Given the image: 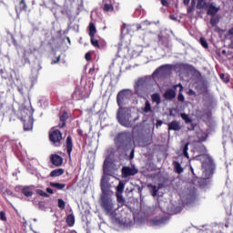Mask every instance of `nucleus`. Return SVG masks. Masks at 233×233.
Listing matches in <instances>:
<instances>
[{
  "label": "nucleus",
  "instance_id": "obj_14",
  "mask_svg": "<svg viewBox=\"0 0 233 233\" xmlns=\"http://www.w3.org/2000/svg\"><path fill=\"white\" fill-rule=\"evenodd\" d=\"M163 96L167 100H172L176 98V90L174 89H167L164 93Z\"/></svg>",
  "mask_w": 233,
  "mask_h": 233
},
{
  "label": "nucleus",
  "instance_id": "obj_46",
  "mask_svg": "<svg viewBox=\"0 0 233 233\" xmlns=\"http://www.w3.org/2000/svg\"><path fill=\"white\" fill-rule=\"evenodd\" d=\"M46 192L47 194H54V189H52L51 187H46Z\"/></svg>",
  "mask_w": 233,
  "mask_h": 233
},
{
  "label": "nucleus",
  "instance_id": "obj_49",
  "mask_svg": "<svg viewBox=\"0 0 233 233\" xmlns=\"http://www.w3.org/2000/svg\"><path fill=\"white\" fill-rule=\"evenodd\" d=\"M201 157H208V155H198V156H197V159H201Z\"/></svg>",
  "mask_w": 233,
  "mask_h": 233
},
{
  "label": "nucleus",
  "instance_id": "obj_18",
  "mask_svg": "<svg viewBox=\"0 0 233 233\" xmlns=\"http://www.w3.org/2000/svg\"><path fill=\"white\" fill-rule=\"evenodd\" d=\"M66 223L67 227H74V225H76V217L74 216V214H69L66 216Z\"/></svg>",
  "mask_w": 233,
  "mask_h": 233
},
{
  "label": "nucleus",
  "instance_id": "obj_52",
  "mask_svg": "<svg viewBox=\"0 0 233 233\" xmlns=\"http://www.w3.org/2000/svg\"><path fill=\"white\" fill-rule=\"evenodd\" d=\"M143 25H146V26H148V25H151V23L148 22L147 20H146V21L143 22Z\"/></svg>",
  "mask_w": 233,
  "mask_h": 233
},
{
  "label": "nucleus",
  "instance_id": "obj_6",
  "mask_svg": "<svg viewBox=\"0 0 233 233\" xmlns=\"http://www.w3.org/2000/svg\"><path fill=\"white\" fill-rule=\"evenodd\" d=\"M137 172H139V170L136 167H123L122 177H124V179H127V177H130V176H136Z\"/></svg>",
  "mask_w": 233,
  "mask_h": 233
},
{
  "label": "nucleus",
  "instance_id": "obj_50",
  "mask_svg": "<svg viewBox=\"0 0 233 233\" xmlns=\"http://www.w3.org/2000/svg\"><path fill=\"white\" fill-rule=\"evenodd\" d=\"M183 3L185 6H188V5H190V0H183Z\"/></svg>",
  "mask_w": 233,
  "mask_h": 233
},
{
  "label": "nucleus",
  "instance_id": "obj_64",
  "mask_svg": "<svg viewBox=\"0 0 233 233\" xmlns=\"http://www.w3.org/2000/svg\"><path fill=\"white\" fill-rule=\"evenodd\" d=\"M67 40L70 42V38H67Z\"/></svg>",
  "mask_w": 233,
  "mask_h": 233
},
{
  "label": "nucleus",
  "instance_id": "obj_60",
  "mask_svg": "<svg viewBox=\"0 0 233 233\" xmlns=\"http://www.w3.org/2000/svg\"><path fill=\"white\" fill-rule=\"evenodd\" d=\"M70 233H77V231H76V230H72Z\"/></svg>",
  "mask_w": 233,
  "mask_h": 233
},
{
  "label": "nucleus",
  "instance_id": "obj_25",
  "mask_svg": "<svg viewBox=\"0 0 233 233\" xmlns=\"http://www.w3.org/2000/svg\"><path fill=\"white\" fill-rule=\"evenodd\" d=\"M116 190V194H123V192H125V182L119 181Z\"/></svg>",
  "mask_w": 233,
  "mask_h": 233
},
{
  "label": "nucleus",
  "instance_id": "obj_24",
  "mask_svg": "<svg viewBox=\"0 0 233 233\" xmlns=\"http://www.w3.org/2000/svg\"><path fill=\"white\" fill-rule=\"evenodd\" d=\"M151 101H152V103L160 105L161 104V95H159V93H155V94L151 95Z\"/></svg>",
  "mask_w": 233,
  "mask_h": 233
},
{
  "label": "nucleus",
  "instance_id": "obj_23",
  "mask_svg": "<svg viewBox=\"0 0 233 233\" xmlns=\"http://www.w3.org/2000/svg\"><path fill=\"white\" fill-rule=\"evenodd\" d=\"M116 196L118 206L120 205V207H125L126 200L123 197V193H116Z\"/></svg>",
  "mask_w": 233,
  "mask_h": 233
},
{
  "label": "nucleus",
  "instance_id": "obj_13",
  "mask_svg": "<svg viewBox=\"0 0 233 233\" xmlns=\"http://www.w3.org/2000/svg\"><path fill=\"white\" fill-rule=\"evenodd\" d=\"M59 119L58 128H65L66 127V119H68V113L66 111L63 112Z\"/></svg>",
  "mask_w": 233,
  "mask_h": 233
},
{
  "label": "nucleus",
  "instance_id": "obj_4",
  "mask_svg": "<svg viewBox=\"0 0 233 233\" xmlns=\"http://www.w3.org/2000/svg\"><path fill=\"white\" fill-rule=\"evenodd\" d=\"M208 6V3H207V0H191V5L187 7V14H192L195 8L198 10H205Z\"/></svg>",
  "mask_w": 233,
  "mask_h": 233
},
{
  "label": "nucleus",
  "instance_id": "obj_42",
  "mask_svg": "<svg viewBox=\"0 0 233 233\" xmlns=\"http://www.w3.org/2000/svg\"><path fill=\"white\" fill-rule=\"evenodd\" d=\"M106 168H108V164L106 163V161L104 162V165H103V171L105 173H106Z\"/></svg>",
  "mask_w": 233,
  "mask_h": 233
},
{
  "label": "nucleus",
  "instance_id": "obj_51",
  "mask_svg": "<svg viewBox=\"0 0 233 233\" xmlns=\"http://www.w3.org/2000/svg\"><path fill=\"white\" fill-rule=\"evenodd\" d=\"M228 35H232V36H233V27L230 28V29L228 31Z\"/></svg>",
  "mask_w": 233,
  "mask_h": 233
},
{
  "label": "nucleus",
  "instance_id": "obj_15",
  "mask_svg": "<svg viewBox=\"0 0 233 233\" xmlns=\"http://www.w3.org/2000/svg\"><path fill=\"white\" fill-rule=\"evenodd\" d=\"M96 34H97L96 24H94L93 22H90L88 25V35L89 37H96Z\"/></svg>",
  "mask_w": 233,
  "mask_h": 233
},
{
  "label": "nucleus",
  "instance_id": "obj_30",
  "mask_svg": "<svg viewBox=\"0 0 233 233\" xmlns=\"http://www.w3.org/2000/svg\"><path fill=\"white\" fill-rule=\"evenodd\" d=\"M171 68H172V65L166 64V65L160 66L155 72H159L161 70H170Z\"/></svg>",
  "mask_w": 233,
  "mask_h": 233
},
{
  "label": "nucleus",
  "instance_id": "obj_54",
  "mask_svg": "<svg viewBox=\"0 0 233 233\" xmlns=\"http://www.w3.org/2000/svg\"><path fill=\"white\" fill-rule=\"evenodd\" d=\"M139 30H141V25H137V31L139 32Z\"/></svg>",
  "mask_w": 233,
  "mask_h": 233
},
{
  "label": "nucleus",
  "instance_id": "obj_22",
  "mask_svg": "<svg viewBox=\"0 0 233 233\" xmlns=\"http://www.w3.org/2000/svg\"><path fill=\"white\" fill-rule=\"evenodd\" d=\"M49 186L52 187V188H56V190H63L66 187V184H61L57 182H50Z\"/></svg>",
  "mask_w": 233,
  "mask_h": 233
},
{
  "label": "nucleus",
  "instance_id": "obj_37",
  "mask_svg": "<svg viewBox=\"0 0 233 233\" xmlns=\"http://www.w3.org/2000/svg\"><path fill=\"white\" fill-rule=\"evenodd\" d=\"M220 79H223L224 83H229L230 79L228 76H225V74H220Z\"/></svg>",
  "mask_w": 233,
  "mask_h": 233
},
{
  "label": "nucleus",
  "instance_id": "obj_40",
  "mask_svg": "<svg viewBox=\"0 0 233 233\" xmlns=\"http://www.w3.org/2000/svg\"><path fill=\"white\" fill-rule=\"evenodd\" d=\"M85 59H86V61H92V53L87 52V53L85 55Z\"/></svg>",
  "mask_w": 233,
  "mask_h": 233
},
{
  "label": "nucleus",
  "instance_id": "obj_34",
  "mask_svg": "<svg viewBox=\"0 0 233 233\" xmlns=\"http://www.w3.org/2000/svg\"><path fill=\"white\" fill-rule=\"evenodd\" d=\"M152 188V196L153 198H156L157 196V187L156 186L148 185Z\"/></svg>",
  "mask_w": 233,
  "mask_h": 233
},
{
  "label": "nucleus",
  "instance_id": "obj_27",
  "mask_svg": "<svg viewBox=\"0 0 233 233\" xmlns=\"http://www.w3.org/2000/svg\"><path fill=\"white\" fill-rule=\"evenodd\" d=\"M90 42L92 46L95 48H101V46H99V41L96 39V36H90Z\"/></svg>",
  "mask_w": 233,
  "mask_h": 233
},
{
  "label": "nucleus",
  "instance_id": "obj_3",
  "mask_svg": "<svg viewBox=\"0 0 233 233\" xmlns=\"http://www.w3.org/2000/svg\"><path fill=\"white\" fill-rule=\"evenodd\" d=\"M20 120L24 125V130L29 131L34 128V112L28 108H24L20 111Z\"/></svg>",
  "mask_w": 233,
  "mask_h": 233
},
{
  "label": "nucleus",
  "instance_id": "obj_31",
  "mask_svg": "<svg viewBox=\"0 0 233 233\" xmlns=\"http://www.w3.org/2000/svg\"><path fill=\"white\" fill-rule=\"evenodd\" d=\"M36 194L38 196H42V198H50V195H48V193L45 192L43 189H37Z\"/></svg>",
  "mask_w": 233,
  "mask_h": 233
},
{
  "label": "nucleus",
  "instance_id": "obj_38",
  "mask_svg": "<svg viewBox=\"0 0 233 233\" xmlns=\"http://www.w3.org/2000/svg\"><path fill=\"white\" fill-rule=\"evenodd\" d=\"M177 101H180V103H183V101H185V96H183V93H181V91H179V94L177 96Z\"/></svg>",
  "mask_w": 233,
  "mask_h": 233
},
{
  "label": "nucleus",
  "instance_id": "obj_16",
  "mask_svg": "<svg viewBox=\"0 0 233 233\" xmlns=\"http://www.w3.org/2000/svg\"><path fill=\"white\" fill-rule=\"evenodd\" d=\"M208 8V15H216L219 12V7L214 6V5L210 4L209 5L207 6Z\"/></svg>",
  "mask_w": 233,
  "mask_h": 233
},
{
  "label": "nucleus",
  "instance_id": "obj_48",
  "mask_svg": "<svg viewBox=\"0 0 233 233\" xmlns=\"http://www.w3.org/2000/svg\"><path fill=\"white\" fill-rule=\"evenodd\" d=\"M178 86L180 87L179 92H183V85H181V84L176 85L175 88H177Z\"/></svg>",
  "mask_w": 233,
  "mask_h": 233
},
{
  "label": "nucleus",
  "instance_id": "obj_59",
  "mask_svg": "<svg viewBox=\"0 0 233 233\" xmlns=\"http://www.w3.org/2000/svg\"><path fill=\"white\" fill-rule=\"evenodd\" d=\"M94 70H95L94 68H90L89 72H94Z\"/></svg>",
  "mask_w": 233,
  "mask_h": 233
},
{
  "label": "nucleus",
  "instance_id": "obj_29",
  "mask_svg": "<svg viewBox=\"0 0 233 233\" xmlns=\"http://www.w3.org/2000/svg\"><path fill=\"white\" fill-rule=\"evenodd\" d=\"M188 145L189 143H186L183 147H182V152L184 157H187V159H188Z\"/></svg>",
  "mask_w": 233,
  "mask_h": 233
},
{
  "label": "nucleus",
  "instance_id": "obj_57",
  "mask_svg": "<svg viewBox=\"0 0 233 233\" xmlns=\"http://www.w3.org/2000/svg\"><path fill=\"white\" fill-rule=\"evenodd\" d=\"M134 157V151L131 152L130 157Z\"/></svg>",
  "mask_w": 233,
  "mask_h": 233
},
{
  "label": "nucleus",
  "instance_id": "obj_17",
  "mask_svg": "<svg viewBox=\"0 0 233 233\" xmlns=\"http://www.w3.org/2000/svg\"><path fill=\"white\" fill-rule=\"evenodd\" d=\"M21 192L25 198H32V196H34V191H32V187L29 186L24 187Z\"/></svg>",
  "mask_w": 233,
  "mask_h": 233
},
{
  "label": "nucleus",
  "instance_id": "obj_47",
  "mask_svg": "<svg viewBox=\"0 0 233 233\" xmlns=\"http://www.w3.org/2000/svg\"><path fill=\"white\" fill-rule=\"evenodd\" d=\"M139 130V127L138 126H135L134 127H133V134H136V132H137Z\"/></svg>",
  "mask_w": 233,
  "mask_h": 233
},
{
  "label": "nucleus",
  "instance_id": "obj_45",
  "mask_svg": "<svg viewBox=\"0 0 233 233\" xmlns=\"http://www.w3.org/2000/svg\"><path fill=\"white\" fill-rule=\"evenodd\" d=\"M162 125H163V121L162 120H157V124H156V127L157 128V127H161Z\"/></svg>",
  "mask_w": 233,
  "mask_h": 233
},
{
  "label": "nucleus",
  "instance_id": "obj_39",
  "mask_svg": "<svg viewBox=\"0 0 233 233\" xmlns=\"http://www.w3.org/2000/svg\"><path fill=\"white\" fill-rule=\"evenodd\" d=\"M0 219L1 221H6V213L5 211H0Z\"/></svg>",
  "mask_w": 233,
  "mask_h": 233
},
{
  "label": "nucleus",
  "instance_id": "obj_1",
  "mask_svg": "<svg viewBox=\"0 0 233 233\" xmlns=\"http://www.w3.org/2000/svg\"><path fill=\"white\" fill-rule=\"evenodd\" d=\"M100 207L102 210H104L106 216H109L111 219H116L117 216L116 210L114 207V199H112V196L110 195H104L100 198Z\"/></svg>",
  "mask_w": 233,
  "mask_h": 233
},
{
  "label": "nucleus",
  "instance_id": "obj_21",
  "mask_svg": "<svg viewBox=\"0 0 233 233\" xmlns=\"http://www.w3.org/2000/svg\"><path fill=\"white\" fill-rule=\"evenodd\" d=\"M173 167H174V172L176 174H183V167H181V164L178 161H173Z\"/></svg>",
  "mask_w": 233,
  "mask_h": 233
},
{
  "label": "nucleus",
  "instance_id": "obj_55",
  "mask_svg": "<svg viewBox=\"0 0 233 233\" xmlns=\"http://www.w3.org/2000/svg\"><path fill=\"white\" fill-rule=\"evenodd\" d=\"M139 119V116H136L134 119H133V122L136 123V121H137Z\"/></svg>",
  "mask_w": 233,
  "mask_h": 233
},
{
  "label": "nucleus",
  "instance_id": "obj_11",
  "mask_svg": "<svg viewBox=\"0 0 233 233\" xmlns=\"http://www.w3.org/2000/svg\"><path fill=\"white\" fill-rule=\"evenodd\" d=\"M125 99H127V91L122 90L118 92V94L116 95V103L119 108H122L121 106H123V103H125Z\"/></svg>",
  "mask_w": 233,
  "mask_h": 233
},
{
  "label": "nucleus",
  "instance_id": "obj_28",
  "mask_svg": "<svg viewBox=\"0 0 233 233\" xmlns=\"http://www.w3.org/2000/svg\"><path fill=\"white\" fill-rule=\"evenodd\" d=\"M102 8L104 12H114V5L112 4H105Z\"/></svg>",
  "mask_w": 233,
  "mask_h": 233
},
{
  "label": "nucleus",
  "instance_id": "obj_20",
  "mask_svg": "<svg viewBox=\"0 0 233 233\" xmlns=\"http://www.w3.org/2000/svg\"><path fill=\"white\" fill-rule=\"evenodd\" d=\"M26 8H27L26 2H25V0H21L18 7H15V12L16 14L17 13L21 14V12H26Z\"/></svg>",
  "mask_w": 233,
  "mask_h": 233
},
{
  "label": "nucleus",
  "instance_id": "obj_61",
  "mask_svg": "<svg viewBox=\"0 0 233 233\" xmlns=\"http://www.w3.org/2000/svg\"><path fill=\"white\" fill-rule=\"evenodd\" d=\"M191 172L194 175V168L193 167H191Z\"/></svg>",
  "mask_w": 233,
  "mask_h": 233
},
{
  "label": "nucleus",
  "instance_id": "obj_19",
  "mask_svg": "<svg viewBox=\"0 0 233 233\" xmlns=\"http://www.w3.org/2000/svg\"><path fill=\"white\" fill-rule=\"evenodd\" d=\"M63 174H65V170L63 168H57L52 170L49 176L50 177H59L60 176H63Z\"/></svg>",
  "mask_w": 233,
  "mask_h": 233
},
{
  "label": "nucleus",
  "instance_id": "obj_2",
  "mask_svg": "<svg viewBox=\"0 0 233 233\" xmlns=\"http://www.w3.org/2000/svg\"><path fill=\"white\" fill-rule=\"evenodd\" d=\"M132 116H134V113H132V110L128 107H119L116 113V118L122 127H125L126 128H132L134 127V122H132Z\"/></svg>",
  "mask_w": 233,
  "mask_h": 233
},
{
  "label": "nucleus",
  "instance_id": "obj_33",
  "mask_svg": "<svg viewBox=\"0 0 233 233\" xmlns=\"http://www.w3.org/2000/svg\"><path fill=\"white\" fill-rule=\"evenodd\" d=\"M199 41L203 48H208V43H207V40L204 37H200Z\"/></svg>",
  "mask_w": 233,
  "mask_h": 233
},
{
  "label": "nucleus",
  "instance_id": "obj_32",
  "mask_svg": "<svg viewBox=\"0 0 233 233\" xmlns=\"http://www.w3.org/2000/svg\"><path fill=\"white\" fill-rule=\"evenodd\" d=\"M66 207V203H65V200H63L62 198L58 199V208H60L61 210H65Z\"/></svg>",
  "mask_w": 233,
  "mask_h": 233
},
{
  "label": "nucleus",
  "instance_id": "obj_62",
  "mask_svg": "<svg viewBox=\"0 0 233 233\" xmlns=\"http://www.w3.org/2000/svg\"><path fill=\"white\" fill-rule=\"evenodd\" d=\"M226 228H228V224H225Z\"/></svg>",
  "mask_w": 233,
  "mask_h": 233
},
{
  "label": "nucleus",
  "instance_id": "obj_41",
  "mask_svg": "<svg viewBox=\"0 0 233 233\" xmlns=\"http://www.w3.org/2000/svg\"><path fill=\"white\" fill-rule=\"evenodd\" d=\"M61 61V56H58L56 60L52 61V65H57Z\"/></svg>",
  "mask_w": 233,
  "mask_h": 233
},
{
  "label": "nucleus",
  "instance_id": "obj_44",
  "mask_svg": "<svg viewBox=\"0 0 233 233\" xmlns=\"http://www.w3.org/2000/svg\"><path fill=\"white\" fill-rule=\"evenodd\" d=\"M162 6H168V1L167 0H161Z\"/></svg>",
  "mask_w": 233,
  "mask_h": 233
},
{
  "label": "nucleus",
  "instance_id": "obj_35",
  "mask_svg": "<svg viewBox=\"0 0 233 233\" xmlns=\"http://www.w3.org/2000/svg\"><path fill=\"white\" fill-rule=\"evenodd\" d=\"M154 225H163L165 223V218H158L153 220Z\"/></svg>",
  "mask_w": 233,
  "mask_h": 233
},
{
  "label": "nucleus",
  "instance_id": "obj_63",
  "mask_svg": "<svg viewBox=\"0 0 233 233\" xmlns=\"http://www.w3.org/2000/svg\"><path fill=\"white\" fill-rule=\"evenodd\" d=\"M24 227H26V222L24 223Z\"/></svg>",
  "mask_w": 233,
  "mask_h": 233
},
{
  "label": "nucleus",
  "instance_id": "obj_26",
  "mask_svg": "<svg viewBox=\"0 0 233 233\" xmlns=\"http://www.w3.org/2000/svg\"><path fill=\"white\" fill-rule=\"evenodd\" d=\"M142 110L143 112H145V114H148V112H152V105L148 100L145 102V106Z\"/></svg>",
  "mask_w": 233,
  "mask_h": 233
},
{
  "label": "nucleus",
  "instance_id": "obj_7",
  "mask_svg": "<svg viewBox=\"0 0 233 233\" xmlns=\"http://www.w3.org/2000/svg\"><path fill=\"white\" fill-rule=\"evenodd\" d=\"M100 188L102 190L101 196H110V186L108 185V182L105 178L101 179Z\"/></svg>",
  "mask_w": 233,
  "mask_h": 233
},
{
  "label": "nucleus",
  "instance_id": "obj_56",
  "mask_svg": "<svg viewBox=\"0 0 233 233\" xmlns=\"http://www.w3.org/2000/svg\"><path fill=\"white\" fill-rule=\"evenodd\" d=\"M189 94H194V90L190 89Z\"/></svg>",
  "mask_w": 233,
  "mask_h": 233
},
{
  "label": "nucleus",
  "instance_id": "obj_5",
  "mask_svg": "<svg viewBox=\"0 0 233 233\" xmlns=\"http://www.w3.org/2000/svg\"><path fill=\"white\" fill-rule=\"evenodd\" d=\"M63 139V133L60 130L56 129L49 133V141L55 145V147H61V141Z\"/></svg>",
  "mask_w": 233,
  "mask_h": 233
},
{
  "label": "nucleus",
  "instance_id": "obj_8",
  "mask_svg": "<svg viewBox=\"0 0 233 233\" xmlns=\"http://www.w3.org/2000/svg\"><path fill=\"white\" fill-rule=\"evenodd\" d=\"M180 117H182V119H183V121H185L186 125H188V123H191L190 127H187V130L189 132L196 130V125H194V123H192V118H190V116L188 115H187L186 113H181Z\"/></svg>",
  "mask_w": 233,
  "mask_h": 233
},
{
  "label": "nucleus",
  "instance_id": "obj_53",
  "mask_svg": "<svg viewBox=\"0 0 233 233\" xmlns=\"http://www.w3.org/2000/svg\"><path fill=\"white\" fill-rule=\"evenodd\" d=\"M3 106H5V104H3V102L0 101V111L3 110Z\"/></svg>",
  "mask_w": 233,
  "mask_h": 233
},
{
  "label": "nucleus",
  "instance_id": "obj_12",
  "mask_svg": "<svg viewBox=\"0 0 233 233\" xmlns=\"http://www.w3.org/2000/svg\"><path fill=\"white\" fill-rule=\"evenodd\" d=\"M168 130H174L175 132H179L181 130V123L177 120H173L172 122L168 123L167 125Z\"/></svg>",
  "mask_w": 233,
  "mask_h": 233
},
{
  "label": "nucleus",
  "instance_id": "obj_10",
  "mask_svg": "<svg viewBox=\"0 0 233 233\" xmlns=\"http://www.w3.org/2000/svg\"><path fill=\"white\" fill-rule=\"evenodd\" d=\"M66 148L68 157L72 156V150H74V141L72 140V136H68L66 139Z\"/></svg>",
  "mask_w": 233,
  "mask_h": 233
},
{
  "label": "nucleus",
  "instance_id": "obj_9",
  "mask_svg": "<svg viewBox=\"0 0 233 233\" xmlns=\"http://www.w3.org/2000/svg\"><path fill=\"white\" fill-rule=\"evenodd\" d=\"M50 162L54 167H61L63 165V158L57 154H53L50 156Z\"/></svg>",
  "mask_w": 233,
  "mask_h": 233
},
{
  "label": "nucleus",
  "instance_id": "obj_36",
  "mask_svg": "<svg viewBox=\"0 0 233 233\" xmlns=\"http://www.w3.org/2000/svg\"><path fill=\"white\" fill-rule=\"evenodd\" d=\"M218 23H219V20H218V18L212 17V18L210 19V25H211V26H216V25H218Z\"/></svg>",
  "mask_w": 233,
  "mask_h": 233
},
{
  "label": "nucleus",
  "instance_id": "obj_43",
  "mask_svg": "<svg viewBox=\"0 0 233 233\" xmlns=\"http://www.w3.org/2000/svg\"><path fill=\"white\" fill-rule=\"evenodd\" d=\"M208 137V135H207L206 133H203V135L201 137V141H207Z\"/></svg>",
  "mask_w": 233,
  "mask_h": 233
},
{
  "label": "nucleus",
  "instance_id": "obj_58",
  "mask_svg": "<svg viewBox=\"0 0 233 233\" xmlns=\"http://www.w3.org/2000/svg\"><path fill=\"white\" fill-rule=\"evenodd\" d=\"M77 133L80 134V136H81V134H83V132L81 130H78Z\"/></svg>",
  "mask_w": 233,
  "mask_h": 233
}]
</instances>
